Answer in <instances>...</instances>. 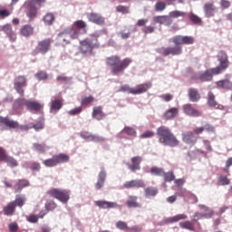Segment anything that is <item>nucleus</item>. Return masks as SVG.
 <instances>
[{
	"mask_svg": "<svg viewBox=\"0 0 232 232\" xmlns=\"http://www.w3.org/2000/svg\"><path fill=\"white\" fill-rule=\"evenodd\" d=\"M105 63L111 68V73L112 75H119L120 73H124V70L133 63V60L131 58L121 60L119 55H111L105 59Z\"/></svg>",
	"mask_w": 232,
	"mask_h": 232,
	"instance_id": "f257e3e1",
	"label": "nucleus"
},
{
	"mask_svg": "<svg viewBox=\"0 0 232 232\" xmlns=\"http://www.w3.org/2000/svg\"><path fill=\"white\" fill-rule=\"evenodd\" d=\"M157 136L160 144H163V146H169V148L180 146V140H179L171 130L166 126H160L157 129Z\"/></svg>",
	"mask_w": 232,
	"mask_h": 232,
	"instance_id": "f03ea898",
	"label": "nucleus"
},
{
	"mask_svg": "<svg viewBox=\"0 0 232 232\" xmlns=\"http://www.w3.org/2000/svg\"><path fill=\"white\" fill-rule=\"evenodd\" d=\"M153 83L151 82L138 84L135 88L130 87L128 84L121 85L118 92L122 93H130L131 95H140L146 93L148 90L151 89Z\"/></svg>",
	"mask_w": 232,
	"mask_h": 232,
	"instance_id": "7ed1b4c3",
	"label": "nucleus"
},
{
	"mask_svg": "<svg viewBox=\"0 0 232 232\" xmlns=\"http://www.w3.org/2000/svg\"><path fill=\"white\" fill-rule=\"evenodd\" d=\"M79 39V31L73 27H67L60 32L57 35L58 43L63 44H71L72 41Z\"/></svg>",
	"mask_w": 232,
	"mask_h": 232,
	"instance_id": "20e7f679",
	"label": "nucleus"
},
{
	"mask_svg": "<svg viewBox=\"0 0 232 232\" xmlns=\"http://www.w3.org/2000/svg\"><path fill=\"white\" fill-rule=\"evenodd\" d=\"M98 39L85 38L80 41L78 50L82 55H93V50L99 48Z\"/></svg>",
	"mask_w": 232,
	"mask_h": 232,
	"instance_id": "39448f33",
	"label": "nucleus"
},
{
	"mask_svg": "<svg viewBox=\"0 0 232 232\" xmlns=\"http://www.w3.org/2000/svg\"><path fill=\"white\" fill-rule=\"evenodd\" d=\"M46 195L52 198H56L62 202V204H68L70 200V190L61 189V188H51L46 191Z\"/></svg>",
	"mask_w": 232,
	"mask_h": 232,
	"instance_id": "423d86ee",
	"label": "nucleus"
},
{
	"mask_svg": "<svg viewBox=\"0 0 232 232\" xmlns=\"http://www.w3.org/2000/svg\"><path fill=\"white\" fill-rule=\"evenodd\" d=\"M52 43H53L52 38H46L38 42L36 48L32 52V55H38L39 53L44 55L48 53L52 48Z\"/></svg>",
	"mask_w": 232,
	"mask_h": 232,
	"instance_id": "0eeeda50",
	"label": "nucleus"
},
{
	"mask_svg": "<svg viewBox=\"0 0 232 232\" xmlns=\"http://www.w3.org/2000/svg\"><path fill=\"white\" fill-rule=\"evenodd\" d=\"M157 53L163 55V57H168V55H181L182 46L175 45L172 47H160L156 50Z\"/></svg>",
	"mask_w": 232,
	"mask_h": 232,
	"instance_id": "6e6552de",
	"label": "nucleus"
},
{
	"mask_svg": "<svg viewBox=\"0 0 232 232\" xmlns=\"http://www.w3.org/2000/svg\"><path fill=\"white\" fill-rule=\"evenodd\" d=\"M27 82L28 79L24 75H19L14 78V88L22 97H24V89L23 88L27 86Z\"/></svg>",
	"mask_w": 232,
	"mask_h": 232,
	"instance_id": "1a4fd4ad",
	"label": "nucleus"
},
{
	"mask_svg": "<svg viewBox=\"0 0 232 232\" xmlns=\"http://www.w3.org/2000/svg\"><path fill=\"white\" fill-rule=\"evenodd\" d=\"M172 43L176 46H180L182 44H193V43H195V38L188 35H176L172 38Z\"/></svg>",
	"mask_w": 232,
	"mask_h": 232,
	"instance_id": "9d476101",
	"label": "nucleus"
},
{
	"mask_svg": "<svg viewBox=\"0 0 232 232\" xmlns=\"http://www.w3.org/2000/svg\"><path fill=\"white\" fill-rule=\"evenodd\" d=\"M26 110L34 113H39L44 110V105L38 101L27 100Z\"/></svg>",
	"mask_w": 232,
	"mask_h": 232,
	"instance_id": "9b49d317",
	"label": "nucleus"
},
{
	"mask_svg": "<svg viewBox=\"0 0 232 232\" xmlns=\"http://www.w3.org/2000/svg\"><path fill=\"white\" fill-rule=\"evenodd\" d=\"M123 189H139L140 188H146V183H144V180L142 179H131L129 181H126L123 184Z\"/></svg>",
	"mask_w": 232,
	"mask_h": 232,
	"instance_id": "f8f14e48",
	"label": "nucleus"
},
{
	"mask_svg": "<svg viewBox=\"0 0 232 232\" xmlns=\"http://www.w3.org/2000/svg\"><path fill=\"white\" fill-rule=\"evenodd\" d=\"M24 6L26 9V15L29 19H35V17H37V7L34 5L32 0L25 1Z\"/></svg>",
	"mask_w": 232,
	"mask_h": 232,
	"instance_id": "ddd939ff",
	"label": "nucleus"
},
{
	"mask_svg": "<svg viewBox=\"0 0 232 232\" xmlns=\"http://www.w3.org/2000/svg\"><path fill=\"white\" fill-rule=\"evenodd\" d=\"M213 75H218V74L215 72L214 68H210L205 72H198V79L201 82H209V81H213Z\"/></svg>",
	"mask_w": 232,
	"mask_h": 232,
	"instance_id": "4468645a",
	"label": "nucleus"
},
{
	"mask_svg": "<svg viewBox=\"0 0 232 232\" xmlns=\"http://www.w3.org/2000/svg\"><path fill=\"white\" fill-rule=\"evenodd\" d=\"M203 12L205 17L210 19V17H215V14H217V6H215L213 2H207L203 5Z\"/></svg>",
	"mask_w": 232,
	"mask_h": 232,
	"instance_id": "2eb2a0df",
	"label": "nucleus"
},
{
	"mask_svg": "<svg viewBox=\"0 0 232 232\" xmlns=\"http://www.w3.org/2000/svg\"><path fill=\"white\" fill-rule=\"evenodd\" d=\"M87 19L90 23L102 26L106 23V18L97 13H89L87 14Z\"/></svg>",
	"mask_w": 232,
	"mask_h": 232,
	"instance_id": "dca6fc26",
	"label": "nucleus"
},
{
	"mask_svg": "<svg viewBox=\"0 0 232 232\" xmlns=\"http://www.w3.org/2000/svg\"><path fill=\"white\" fill-rule=\"evenodd\" d=\"M182 108L183 113H185V115H188V117H200V115H202V112L193 108V104L191 103H186L182 106Z\"/></svg>",
	"mask_w": 232,
	"mask_h": 232,
	"instance_id": "f3484780",
	"label": "nucleus"
},
{
	"mask_svg": "<svg viewBox=\"0 0 232 232\" xmlns=\"http://www.w3.org/2000/svg\"><path fill=\"white\" fill-rule=\"evenodd\" d=\"M207 104L209 108H215V110H224V106L217 102L215 93L211 91L208 92Z\"/></svg>",
	"mask_w": 232,
	"mask_h": 232,
	"instance_id": "a211bd4d",
	"label": "nucleus"
},
{
	"mask_svg": "<svg viewBox=\"0 0 232 232\" xmlns=\"http://www.w3.org/2000/svg\"><path fill=\"white\" fill-rule=\"evenodd\" d=\"M130 162L131 164L127 163V166L130 171H132V173H135V171H140V164L142 162V157L140 156L132 157L130 159Z\"/></svg>",
	"mask_w": 232,
	"mask_h": 232,
	"instance_id": "6ab92c4d",
	"label": "nucleus"
},
{
	"mask_svg": "<svg viewBox=\"0 0 232 232\" xmlns=\"http://www.w3.org/2000/svg\"><path fill=\"white\" fill-rule=\"evenodd\" d=\"M95 206L101 209H115L119 208L117 202L106 201V200H97L94 202Z\"/></svg>",
	"mask_w": 232,
	"mask_h": 232,
	"instance_id": "aec40b11",
	"label": "nucleus"
},
{
	"mask_svg": "<svg viewBox=\"0 0 232 232\" xmlns=\"http://www.w3.org/2000/svg\"><path fill=\"white\" fill-rule=\"evenodd\" d=\"M80 137H82V139H84L85 140H88L89 142H102V141H104V138L97 136V135H93V134L90 133L89 131H82L80 133Z\"/></svg>",
	"mask_w": 232,
	"mask_h": 232,
	"instance_id": "412c9836",
	"label": "nucleus"
},
{
	"mask_svg": "<svg viewBox=\"0 0 232 232\" xmlns=\"http://www.w3.org/2000/svg\"><path fill=\"white\" fill-rule=\"evenodd\" d=\"M181 139L185 144H188L189 146H195L198 140L193 131L183 132Z\"/></svg>",
	"mask_w": 232,
	"mask_h": 232,
	"instance_id": "4be33fe9",
	"label": "nucleus"
},
{
	"mask_svg": "<svg viewBox=\"0 0 232 232\" xmlns=\"http://www.w3.org/2000/svg\"><path fill=\"white\" fill-rule=\"evenodd\" d=\"M0 124H4L10 130H18L19 129V122L14 120H10L6 117L0 116Z\"/></svg>",
	"mask_w": 232,
	"mask_h": 232,
	"instance_id": "5701e85b",
	"label": "nucleus"
},
{
	"mask_svg": "<svg viewBox=\"0 0 232 232\" xmlns=\"http://www.w3.org/2000/svg\"><path fill=\"white\" fill-rule=\"evenodd\" d=\"M2 32H5V34L9 37V39L14 43L17 39V34L15 32H14V29H12V24H6L2 26L1 28Z\"/></svg>",
	"mask_w": 232,
	"mask_h": 232,
	"instance_id": "b1692460",
	"label": "nucleus"
},
{
	"mask_svg": "<svg viewBox=\"0 0 232 232\" xmlns=\"http://www.w3.org/2000/svg\"><path fill=\"white\" fill-rule=\"evenodd\" d=\"M104 182H106V170L104 169V167H102L98 174V180L95 184V188L102 189V188H104Z\"/></svg>",
	"mask_w": 232,
	"mask_h": 232,
	"instance_id": "393cba45",
	"label": "nucleus"
},
{
	"mask_svg": "<svg viewBox=\"0 0 232 232\" xmlns=\"http://www.w3.org/2000/svg\"><path fill=\"white\" fill-rule=\"evenodd\" d=\"M188 95L190 102H198L201 99L200 92H198V90L196 88H188Z\"/></svg>",
	"mask_w": 232,
	"mask_h": 232,
	"instance_id": "a878e982",
	"label": "nucleus"
},
{
	"mask_svg": "<svg viewBox=\"0 0 232 232\" xmlns=\"http://www.w3.org/2000/svg\"><path fill=\"white\" fill-rule=\"evenodd\" d=\"M177 115H179V108L172 107L163 113L162 119L164 121H171V120L175 119V117H177Z\"/></svg>",
	"mask_w": 232,
	"mask_h": 232,
	"instance_id": "bb28decb",
	"label": "nucleus"
},
{
	"mask_svg": "<svg viewBox=\"0 0 232 232\" xmlns=\"http://www.w3.org/2000/svg\"><path fill=\"white\" fill-rule=\"evenodd\" d=\"M143 188L145 198H155L159 195V188L157 187H145Z\"/></svg>",
	"mask_w": 232,
	"mask_h": 232,
	"instance_id": "cd10ccee",
	"label": "nucleus"
},
{
	"mask_svg": "<svg viewBox=\"0 0 232 232\" xmlns=\"http://www.w3.org/2000/svg\"><path fill=\"white\" fill-rule=\"evenodd\" d=\"M214 215L215 212H213V210H208V212L206 213L196 212L193 215L192 222H198V220H200L201 218H211Z\"/></svg>",
	"mask_w": 232,
	"mask_h": 232,
	"instance_id": "c85d7f7f",
	"label": "nucleus"
},
{
	"mask_svg": "<svg viewBox=\"0 0 232 232\" xmlns=\"http://www.w3.org/2000/svg\"><path fill=\"white\" fill-rule=\"evenodd\" d=\"M30 186V181L28 179H19L18 182L14 186L15 193H21L24 188Z\"/></svg>",
	"mask_w": 232,
	"mask_h": 232,
	"instance_id": "c756f323",
	"label": "nucleus"
},
{
	"mask_svg": "<svg viewBox=\"0 0 232 232\" xmlns=\"http://www.w3.org/2000/svg\"><path fill=\"white\" fill-rule=\"evenodd\" d=\"M229 68V60L219 61V66L214 68L215 73L220 75Z\"/></svg>",
	"mask_w": 232,
	"mask_h": 232,
	"instance_id": "7c9ffc66",
	"label": "nucleus"
},
{
	"mask_svg": "<svg viewBox=\"0 0 232 232\" xmlns=\"http://www.w3.org/2000/svg\"><path fill=\"white\" fill-rule=\"evenodd\" d=\"M3 213L5 217H13L15 215V203L12 201L3 208Z\"/></svg>",
	"mask_w": 232,
	"mask_h": 232,
	"instance_id": "2f4dec72",
	"label": "nucleus"
},
{
	"mask_svg": "<svg viewBox=\"0 0 232 232\" xmlns=\"http://www.w3.org/2000/svg\"><path fill=\"white\" fill-rule=\"evenodd\" d=\"M139 198L137 196L130 195L128 197L126 201V206L130 208H141L140 203H139Z\"/></svg>",
	"mask_w": 232,
	"mask_h": 232,
	"instance_id": "473e14b6",
	"label": "nucleus"
},
{
	"mask_svg": "<svg viewBox=\"0 0 232 232\" xmlns=\"http://www.w3.org/2000/svg\"><path fill=\"white\" fill-rule=\"evenodd\" d=\"M106 117V114L102 111V108L101 106L93 107L92 111V118L96 119V121H102Z\"/></svg>",
	"mask_w": 232,
	"mask_h": 232,
	"instance_id": "72a5a7b5",
	"label": "nucleus"
},
{
	"mask_svg": "<svg viewBox=\"0 0 232 232\" xmlns=\"http://www.w3.org/2000/svg\"><path fill=\"white\" fill-rule=\"evenodd\" d=\"M27 101L28 100L24 98L15 100L13 104V110H14L15 111H23V107H26Z\"/></svg>",
	"mask_w": 232,
	"mask_h": 232,
	"instance_id": "f704fd0d",
	"label": "nucleus"
},
{
	"mask_svg": "<svg viewBox=\"0 0 232 232\" xmlns=\"http://www.w3.org/2000/svg\"><path fill=\"white\" fill-rule=\"evenodd\" d=\"M63 108V99L55 98L50 102V110L51 111H59Z\"/></svg>",
	"mask_w": 232,
	"mask_h": 232,
	"instance_id": "c9c22d12",
	"label": "nucleus"
},
{
	"mask_svg": "<svg viewBox=\"0 0 232 232\" xmlns=\"http://www.w3.org/2000/svg\"><path fill=\"white\" fill-rule=\"evenodd\" d=\"M216 86L217 88H221L222 90H232V82L228 79L217 82Z\"/></svg>",
	"mask_w": 232,
	"mask_h": 232,
	"instance_id": "e433bc0d",
	"label": "nucleus"
},
{
	"mask_svg": "<svg viewBox=\"0 0 232 232\" xmlns=\"http://www.w3.org/2000/svg\"><path fill=\"white\" fill-rule=\"evenodd\" d=\"M20 34L24 37H30V35L34 34V27L30 24H25L20 30Z\"/></svg>",
	"mask_w": 232,
	"mask_h": 232,
	"instance_id": "4c0bfd02",
	"label": "nucleus"
},
{
	"mask_svg": "<svg viewBox=\"0 0 232 232\" xmlns=\"http://www.w3.org/2000/svg\"><path fill=\"white\" fill-rule=\"evenodd\" d=\"M183 198H185L186 202L188 204H197V202H198V198L191 192H185Z\"/></svg>",
	"mask_w": 232,
	"mask_h": 232,
	"instance_id": "58836bf2",
	"label": "nucleus"
},
{
	"mask_svg": "<svg viewBox=\"0 0 232 232\" xmlns=\"http://www.w3.org/2000/svg\"><path fill=\"white\" fill-rule=\"evenodd\" d=\"M43 21L47 26H52V24H53V23L55 22V15L52 13H47L44 16Z\"/></svg>",
	"mask_w": 232,
	"mask_h": 232,
	"instance_id": "ea45409f",
	"label": "nucleus"
},
{
	"mask_svg": "<svg viewBox=\"0 0 232 232\" xmlns=\"http://www.w3.org/2000/svg\"><path fill=\"white\" fill-rule=\"evenodd\" d=\"M54 159L56 160V165L64 164L65 162H69L70 156L61 153L58 155H54Z\"/></svg>",
	"mask_w": 232,
	"mask_h": 232,
	"instance_id": "a19ab883",
	"label": "nucleus"
},
{
	"mask_svg": "<svg viewBox=\"0 0 232 232\" xmlns=\"http://www.w3.org/2000/svg\"><path fill=\"white\" fill-rule=\"evenodd\" d=\"M179 227H181V229H188V231H195V225L189 220L180 222Z\"/></svg>",
	"mask_w": 232,
	"mask_h": 232,
	"instance_id": "79ce46f5",
	"label": "nucleus"
},
{
	"mask_svg": "<svg viewBox=\"0 0 232 232\" xmlns=\"http://www.w3.org/2000/svg\"><path fill=\"white\" fill-rule=\"evenodd\" d=\"M14 203L15 208H23L26 202V198L21 197V196H16L15 199L14 201H11Z\"/></svg>",
	"mask_w": 232,
	"mask_h": 232,
	"instance_id": "37998d69",
	"label": "nucleus"
},
{
	"mask_svg": "<svg viewBox=\"0 0 232 232\" xmlns=\"http://www.w3.org/2000/svg\"><path fill=\"white\" fill-rule=\"evenodd\" d=\"M73 26H75L76 30H82L84 34H86V22L82 20H77L73 23Z\"/></svg>",
	"mask_w": 232,
	"mask_h": 232,
	"instance_id": "c03bdc74",
	"label": "nucleus"
},
{
	"mask_svg": "<svg viewBox=\"0 0 232 232\" xmlns=\"http://www.w3.org/2000/svg\"><path fill=\"white\" fill-rule=\"evenodd\" d=\"M43 164L45 165L46 168H55V166H57L55 156H53L51 159L44 160Z\"/></svg>",
	"mask_w": 232,
	"mask_h": 232,
	"instance_id": "a18cd8bd",
	"label": "nucleus"
},
{
	"mask_svg": "<svg viewBox=\"0 0 232 232\" xmlns=\"http://www.w3.org/2000/svg\"><path fill=\"white\" fill-rule=\"evenodd\" d=\"M150 173L154 175V177H163L164 169L159 167L150 168Z\"/></svg>",
	"mask_w": 232,
	"mask_h": 232,
	"instance_id": "49530a36",
	"label": "nucleus"
},
{
	"mask_svg": "<svg viewBox=\"0 0 232 232\" xmlns=\"http://www.w3.org/2000/svg\"><path fill=\"white\" fill-rule=\"evenodd\" d=\"M33 150L38 151L39 153H44L46 151V144L43 143H34Z\"/></svg>",
	"mask_w": 232,
	"mask_h": 232,
	"instance_id": "de8ad7c7",
	"label": "nucleus"
},
{
	"mask_svg": "<svg viewBox=\"0 0 232 232\" xmlns=\"http://www.w3.org/2000/svg\"><path fill=\"white\" fill-rule=\"evenodd\" d=\"M45 211H53V209H57V203L53 200L47 201L44 205Z\"/></svg>",
	"mask_w": 232,
	"mask_h": 232,
	"instance_id": "09e8293b",
	"label": "nucleus"
},
{
	"mask_svg": "<svg viewBox=\"0 0 232 232\" xmlns=\"http://www.w3.org/2000/svg\"><path fill=\"white\" fill-rule=\"evenodd\" d=\"M162 177L166 182H173V180H175V174L173 171L164 172Z\"/></svg>",
	"mask_w": 232,
	"mask_h": 232,
	"instance_id": "8fccbe9b",
	"label": "nucleus"
},
{
	"mask_svg": "<svg viewBox=\"0 0 232 232\" xmlns=\"http://www.w3.org/2000/svg\"><path fill=\"white\" fill-rule=\"evenodd\" d=\"M123 133H126V135H129V137H137V130L131 127H125L122 130Z\"/></svg>",
	"mask_w": 232,
	"mask_h": 232,
	"instance_id": "3c124183",
	"label": "nucleus"
},
{
	"mask_svg": "<svg viewBox=\"0 0 232 232\" xmlns=\"http://www.w3.org/2000/svg\"><path fill=\"white\" fill-rule=\"evenodd\" d=\"M166 2L158 1L155 4L154 10L155 12H164V9L166 8Z\"/></svg>",
	"mask_w": 232,
	"mask_h": 232,
	"instance_id": "603ef678",
	"label": "nucleus"
},
{
	"mask_svg": "<svg viewBox=\"0 0 232 232\" xmlns=\"http://www.w3.org/2000/svg\"><path fill=\"white\" fill-rule=\"evenodd\" d=\"M189 19L194 24H202V18L193 13L189 14Z\"/></svg>",
	"mask_w": 232,
	"mask_h": 232,
	"instance_id": "864d4df0",
	"label": "nucleus"
},
{
	"mask_svg": "<svg viewBox=\"0 0 232 232\" xmlns=\"http://www.w3.org/2000/svg\"><path fill=\"white\" fill-rule=\"evenodd\" d=\"M4 162H6L7 166H10L11 168H15V166H17V160L8 155L5 156Z\"/></svg>",
	"mask_w": 232,
	"mask_h": 232,
	"instance_id": "5fc2aeb1",
	"label": "nucleus"
},
{
	"mask_svg": "<svg viewBox=\"0 0 232 232\" xmlns=\"http://www.w3.org/2000/svg\"><path fill=\"white\" fill-rule=\"evenodd\" d=\"M119 35H121V39H130V35H131V31H130L128 29L127 26H125L124 30H121L119 33Z\"/></svg>",
	"mask_w": 232,
	"mask_h": 232,
	"instance_id": "6e6d98bb",
	"label": "nucleus"
},
{
	"mask_svg": "<svg viewBox=\"0 0 232 232\" xmlns=\"http://www.w3.org/2000/svg\"><path fill=\"white\" fill-rule=\"evenodd\" d=\"M38 81H46L48 79V73L45 71H40L34 75Z\"/></svg>",
	"mask_w": 232,
	"mask_h": 232,
	"instance_id": "4d7b16f0",
	"label": "nucleus"
},
{
	"mask_svg": "<svg viewBox=\"0 0 232 232\" xmlns=\"http://www.w3.org/2000/svg\"><path fill=\"white\" fill-rule=\"evenodd\" d=\"M95 101V98L93 96L90 95L89 97H83L82 99L81 104L82 106H88V104H92Z\"/></svg>",
	"mask_w": 232,
	"mask_h": 232,
	"instance_id": "13d9d810",
	"label": "nucleus"
},
{
	"mask_svg": "<svg viewBox=\"0 0 232 232\" xmlns=\"http://www.w3.org/2000/svg\"><path fill=\"white\" fill-rule=\"evenodd\" d=\"M184 15H186V13L182 12V11H172L169 13V17L171 19H177L179 17H184Z\"/></svg>",
	"mask_w": 232,
	"mask_h": 232,
	"instance_id": "bf43d9fd",
	"label": "nucleus"
},
{
	"mask_svg": "<svg viewBox=\"0 0 232 232\" xmlns=\"http://www.w3.org/2000/svg\"><path fill=\"white\" fill-rule=\"evenodd\" d=\"M151 137H155L153 130H146L140 135V139H151Z\"/></svg>",
	"mask_w": 232,
	"mask_h": 232,
	"instance_id": "052dcab7",
	"label": "nucleus"
},
{
	"mask_svg": "<svg viewBox=\"0 0 232 232\" xmlns=\"http://www.w3.org/2000/svg\"><path fill=\"white\" fill-rule=\"evenodd\" d=\"M31 128H34L35 131L44 130V120L39 121L36 124H34L33 126H31Z\"/></svg>",
	"mask_w": 232,
	"mask_h": 232,
	"instance_id": "680f3d73",
	"label": "nucleus"
},
{
	"mask_svg": "<svg viewBox=\"0 0 232 232\" xmlns=\"http://www.w3.org/2000/svg\"><path fill=\"white\" fill-rule=\"evenodd\" d=\"M26 220L30 222V224H37V222H39V217L35 214H32L26 217Z\"/></svg>",
	"mask_w": 232,
	"mask_h": 232,
	"instance_id": "e2e57ef3",
	"label": "nucleus"
},
{
	"mask_svg": "<svg viewBox=\"0 0 232 232\" xmlns=\"http://www.w3.org/2000/svg\"><path fill=\"white\" fill-rule=\"evenodd\" d=\"M229 60V57L227 56V53L224 51H219L218 53V61H227Z\"/></svg>",
	"mask_w": 232,
	"mask_h": 232,
	"instance_id": "0e129e2a",
	"label": "nucleus"
},
{
	"mask_svg": "<svg viewBox=\"0 0 232 232\" xmlns=\"http://www.w3.org/2000/svg\"><path fill=\"white\" fill-rule=\"evenodd\" d=\"M116 12L120 14H130V7L124 5H118L116 7Z\"/></svg>",
	"mask_w": 232,
	"mask_h": 232,
	"instance_id": "69168bd1",
	"label": "nucleus"
},
{
	"mask_svg": "<svg viewBox=\"0 0 232 232\" xmlns=\"http://www.w3.org/2000/svg\"><path fill=\"white\" fill-rule=\"evenodd\" d=\"M116 227L118 229H121V230H125V231H128V224L124 221H118L116 223Z\"/></svg>",
	"mask_w": 232,
	"mask_h": 232,
	"instance_id": "338daca9",
	"label": "nucleus"
},
{
	"mask_svg": "<svg viewBox=\"0 0 232 232\" xmlns=\"http://www.w3.org/2000/svg\"><path fill=\"white\" fill-rule=\"evenodd\" d=\"M8 229L10 232H17L19 231V225L17 222H13L8 225Z\"/></svg>",
	"mask_w": 232,
	"mask_h": 232,
	"instance_id": "774afa93",
	"label": "nucleus"
}]
</instances>
